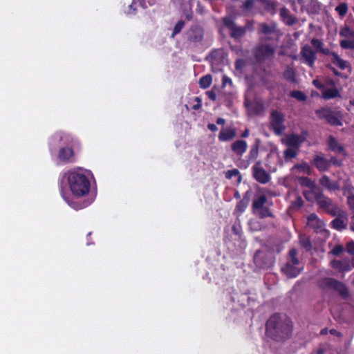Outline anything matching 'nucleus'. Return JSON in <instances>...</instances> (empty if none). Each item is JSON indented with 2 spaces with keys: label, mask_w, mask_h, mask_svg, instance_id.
<instances>
[{
  "label": "nucleus",
  "mask_w": 354,
  "mask_h": 354,
  "mask_svg": "<svg viewBox=\"0 0 354 354\" xmlns=\"http://www.w3.org/2000/svg\"><path fill=\"white\" fill-rule=\"evenodd\" d=\"M67 182L73 196L66 191L64 180L59 183V189L61 196L71 207L79 210L92 203L93 200H80V198L87 196L90 192L91 182L88 176L77 171H71L67 174Z\"/></svg>",
  "instance_id": "f257e3e1"
},
{
  "label": "nucleus",
  "mask_w": 354,
  "mask_h": 354,
  "mask_svg": "<svg viewBox=\"0 0 354 354\" xmlns=\"http://www.w3.org/2000/svg\"><path fill=\"white\" fill-rule=\"evenodd\" d=\"M293 323L290 318L280 313L272 315L266 323V335L277 342H284L292 335Z\"/></svg>",
  "instance_id": "f03ea898"
},
{
  "label": "nucleus",
  "mask_w": 354,
  "mask_h": 354,
  "mask_svg": "<svg viewBox=\"0 0 354 354\" xmlns=\"http://www.w3.org/2000/svg\"><path fill=\"white\" fill-rule=\"evenodd\" d=\"M53 139L65 145L61 147L58 151L57 159L59 161L63 164L75 162L76 158L73 147L78 144L77 140L72 135L63 131L57 132Z\"/></svg>",
  "instance_id": "7ed1b4c3"
},
{
  "label": "nucleus",
  "mask_w": 354,
  "mask_h": 354,
  "mask_svg": "<svg viewBox=\"0 0 354 354\" xmlns=\"http://www.w3.org/2000/svg\"><path fill=\"white\" fill-rule=\"evenodd\" d=\"M318 286L323 290L336 291L344 299H346L349 296V291L346 286L335 279L325 277L319 281Z\"/></svg>",
  "instance_id": "20e7f679"
},
{
  "label": "nucleus",
  "mask_w": 354,
  "mask_h": 354,
  "mask_svg": "<svg viewBox=\"0 0 354 354\" xmlns=\"http://www.w3.org/2000/svg\"><path fill=\"white\" fill-rule=\"evenodd\" d=\"M315 113L319 119L324 120L327 124L331 126L340 127L343 125L340 111H335L328 107H322L316 109Z\"/></svg>",
  "instance_id": "39448f33"
},
{
  "label": "nucleus",
  "mask_w": 354,
  "mask_h": 354,
  "mask_svg": "<svg viewBox=\"0 0 354 354\" xmlns=\"http://www.w3.org/2000/svg\"><path fill=\"white\" fill-rule=\"evenodd\" d=\"M315 201L319 208L330 216H337L340 214L341 210L338 206L322 192L315 194Z\"/></svg>",
  "instance_id": "423d86ee"
},
{
  "label": "nucleus",
  "mask_w": 354,
  "mask_h": 354,
  "mask_svg": "<svg viewBox=\"0 0 354 354\" xmlns=\"http://www.w3.org/2000/svg\"><path fill=\"white\" fill-rule=\"evenodd\" d=\"M284 121L285 115L283 113L277 110H274L270 113V129L276 135L280 136L284 131Z\"/></svg>",
  "instance_id": "0eeeda50"
},
{
  "label": "nucleus",
  "mask_w": 354,
  "mask_h": 354,
  "mask_svg": "<svg viewBox=\"0 0 354 354\" xmlns=\"http://www.w3.org/2000/svg\"><path fill=\"white\" fill-rule=\"evenodd\" d=\"M274 48L268 44H259L254 50V55L258 62L272 58L274 55Z\"/></svg>",
  "instance_id": "6e6552de"
},
{
  "label": "nucleus",
  "mask_w": 354,
  "mask_h": 354,
  "mask_svg": "<svg viewBox=\"0 0 354 354\" xmlns=\"http://www.w3.org/2000/svg\"><path fill=\"white\" fill-rule=\"evenodd\" d=\"M302 62L310 67H313L317 59L316 52L308 44L304 45L300 51Z\"/></svg>",
  "instance_id": "1a4fd4ad"
},
{
  "label": "nucleus",
  "mask_w": 354,
  "mask_h": 354,
  "mask_svg": "<svg viewBox=\"0 0 354 354\" xmlns=\"http://www.w3.org/2000/svg\"><path fill=\"white\" fill-rule=\"evenodd\" d=\"M206 60H207L212 66L213 72L221 71V50L214 49L212 50L209 54L207 56Z\"/></svg>",
  "instance_id": "9d476101"
},
{
  "label": "nucleus",
  "mask_w": 354,
  "mask_h": 354,
  "mask_svg": "<svg viewBox=\"0 0 354 354\" xmlns=\"http://www.w3.org/2000/svg\"><path fill=\"white\" fill-rule=\"evenodd\" d=\"M187 39L192 43H198L203 41L204 37V30L198 25H193L188 30Z\"/></svg>",
  "instance_id": "9b49d317"
},
{
  "label": "nucleus",
  "mask_w": 354,
  "mask_h": 354,
  "mask_svg": "<svg viewBox=\"0 0 354 354\" xmlns=\"http://www.w3.org/2000/svg\"><path fill=\"white\" fill-rule=\"evenodd\" d=\"M307 135V131H303L302 135L290 134L286 138V145L290 147L298 149L306 141Z\"/></svg>",
  "instance_id": "f8f14e48"
},
{
  "label": "nucleus",
  "mask_w": 354,
  "mask_h": 354,
  "mask_svg": "<svg viewBox=\"0 0 354 354\" xmlns=\"http://www.w3.org/2000/svg\"><path fill=\"white\" fill-rule=\"evenodd\" d=\"M253 176L259 183L266 184L270 180V174L257 164L252 167Z\"/></svg>",
  "instance_id": "ddd939ff"
},
{
  "label": "nucleus",
  "mask_w": 354,
  "mask_h": 354,
  "mask_svg": "<svg viewBox=\"0 0 354 354\" xmlns=\"http://www.w3.org/2000/svg\"><path fill=\"white\" fill-rule=\"evenodd\" d=\"M311 163L320 172L329 170V161L324 153L315 155Z\"/></svg>",
  "instance_id": "4468645a"
},
{
  "label": "nucleus",
  "mask_w": 354,
  "mask_h": 354,
  "mask_svg": "<svg viewBox=\"0 0 354 354\" xmlns=\"http://www.w3.org/2000/svg\"><path fill=\"white\" fill-rule=\"evenodd\" d=\"M330 266L339 272H346L352 270L351 260L349 258H345L342 260L334 259L330 263Z\"/></svg>",
  "instance_id": "2eb2a0df"
},
{
  "label": "nucleus",
  "mask_w": 354,
  "mask_h": 354,
  "mask_svg": "<svg viewBox=\"0 0 354 354\" xmlns=\"http://www.w3.org/2000/svg\"><path fill=\"white\" fill-rule=\"evenodd\" d=\"M327 146L330 151L342 154L344 157L347 156V152L342 145L339 144L333 136H329L327 140Z\"/></svg>",
  "instance_id": "dca6fc26"
},
{
  "label": "nucleus",
  "mask_w": 354,
  "mask_h": 354,
  "mask_svg": "<svg viewBox=\"0 0 354 354\" xmlns=\"http://www.w3.org/2000/svg\"><path fill=\"white\" fill-rule=\"evenodd\" d=\"M319 184L329 191H337L340 189L339 184L337 181L332 180L330 178L324 175L319 180Z\"/></svg>",
  "instance_id": "f3484780"
},
{
  "label": "nucleus",
  "mask_w": 354,
  "mask_h": 354,
  "mask_svg": "<svg viewBox=\"0 0 354 354\" xmlns=\"http://www.w3.org/2000/svg\"><path fill=\"white\" fill-rule=\"evenodd\" d=\"M279 15L283 22L289 26H293L297 21L295 17L290 14L289 10L286 7L279 10Z\"/></svg>",
  "instance_id": "a211bd4d"
},
{
  "label": "nucleus",
  "mask_w": 354,
  "mask_h": 354,
  "mask_svg": "<svg viewBox=\"0 0 354 354\" xmlns=\"http://www.w3.org/2000/svg\"><path fill=\"white\" fill-rule=\"evenodd\" d=\"M248 144L246 141L238 140L231 145L232 151L237 156H241L247 150Z\"/></svg>",
  "instance_id": "6ab92c4d"
},
{
  "label": "nucleus",
  "mask_w": 354,
  "mask_h": 354,
  "mask_svg": "<svg viewBox=\"0 0 354 354\" xmlns=\"http://www.w3.org/2000/svg\"><path fill=\"white\" fill-rule=\"evenodd\" d=\"M267 201H268V198H267L266 195H265V194H261L259 196L255 195L253 198L252 205V212L254 214H256L257 209L259 208H262L264 206V205L267 203Z\"/></svg>",
  "instance_id": "aec40b11"
},
{
  "label": "nucleus",
  "mask_w": 354,
  "mask_h": 354,
  "mask_svg": "<svg viewBox=\"0 0 354 354\" xmlns=\"http://www.w3.org/2000/svg\"><path fill=\"white\" fill-rule=\"evenodd\" d=\"M295 266V265L292 263H287L285 266L281 268V270L288 278H295L301 272L300 269Z\"/></svg>",
  "instance_id": "412c9836"
},
{
  "label": "nucleus",
  "mask_w": 354,
  "mask_h": 354,
  "mask_svg": "<svg viewBox=\"0 0 354 354\" xmlns=\"http://www.w3.org/2000/svg\"><path fill=\"white\" fill-rule=\"evenodd\" d=\"M331 62L333 65L339 68L340 70H346L347 68L351 69V64L348 62L342 59L337 53L334 55L331 59Z\"/></svg>",
  "instance_id": "4be33fe9"
},
{
  "label": "nucleus",
  "mask_w": 354,
  "mask_h": 354,
  "mask_svg": "<svg viewBox=\"0 0 354 354\" xmlns=\"http://www.w3.org/2000/svg\"><path fill=\"white\" fill-rule=\"evenodd\" d=\"M225 178L232 180V183L238 185L242 180L240 171L237 169L228 170L225 173Z\"/></svg>",
  "instance_id": "5701e85b"
},
{
  "label": "nucleus",
  "mask_w": 354,
  "mask_h": 354,
  "mask_svg": "<svg viewBox=\"0 0 354 354\" xmlns=\"http://www.w3.org/2000/svg\"><path fill=\"white\" fill-rule=\"evenodd\" d=\"M250 202V192H246L243 195V198L239 201L236 206V211L239 213H243L247 208Z\"/></svg>",
  "instance_id": "b1692460"
},
{
  "label": "nucleus",
  "mask_w": 354,
  "mask_h": 354,
  "mask_svg": "<svg viewBox=\"0 0 354 354\" xmlns=\"http://www.w3.org/2000/svg\"><path fill=\"white\" fill-rule=\"evenodd\" d=\"M308 225L314 229H319L322 227L323 223L318 218L317 215L315 213H312L307 217Z\"/></svg>",
  "instance_id": "393cba45"
},
{
  "label": "nucleus",
  "mask_w": 354,
  "mask_h": 354,
  "mask_svg": "<svg viewBox=\"0 0 354 354\" xmlns=\"http://www.w3.org/2000/svg\"><path fill=\"white\" fill-rule=\"evenodd\" d=\"M275 30V24L272 23L270 24H268L266 23H262L259 24V29L258 30V33L268 35L274 33Z\"/></svg>",
  "instance_id": "a878e982"
},
{
  "label": "nucleus",
  "mask_w": 354,
  "mask_h": 354,
  "mask_svg": "<svg viewBox=\"0 0 354 354\" xmlns=\"http://www.w3.org/2000/svg\"><path fill=\"white\" fill-rule=\"evenodd\" d=\"M283 77L288 82L297 83L295 70L292 67H290V66H288L285 71H283Z\"/></svg>",
  "instance_id": "bb28decb"
},
{
  "label": "nucleus",
  "mask_w": 354,
  "mask_h": 354,
  "mask_svg": "<svg viewBox=\"0 0 354 354\" xmlns=\"http://www.w3.org/2000/svg\"><path fill=\"white\" fill-rule=\"evenodd\" d=\"M247 106L250 109V111L255 115H261L264 111V105L261 102H254L250 103V105L247 104Z\"/></svg>",
  "instance_id": "cd10ccee"
},
{
  "label": "nucleus",
  "mask_w": 354,
  "mask_h": 354,
  "mask_svg": "<svg viewBox=\"0 0 354 354\" xmlns=\"http://www.w3.org/2000/svg\"><path fill=\"white\" fill-rule=\"evenodd\" d=\"M292 10L295 13H303L304 12V0H289Z\"/></svg>",
  "instance_id": "c85d7f7f"
},
{
  "label": "nucleus",
  "mask_w": 354,
  "mask_h": 354,
  "mask_svg": "<svg viewBox=\"0 0 354 354\" xmlns=\"http://www.w3.org/2000/svg\"><path fill=\"white\" fill-rule=\"evenodd\" d=\"M340 97V93L337 88H328L322 93V97L325 100H330Z\"/></svg>",
  "instance_id": "c756f323"
},
{
  "label": "nucleus",
  "mask_w": 354,
  "mask_h": 354,
  "mask_svg": "<svg viewBox=\"0 0 354 354\" xmlns=\"http://www.w3.org/2000/svg\"><path fill=\"white\" fill-rule=\"evenodd\" d=\"M230 36L231 37L236 39L240 37H242L245 34V28L241 27V26H237L235 25L231 30H230Z\"/></svg>",
  "instance_id": "7c9ffc66"
},
{
  "label": "nucleus",
  "mask_w": 354,
  "mask_h": 354,
  "mask_svg": "<svg viewBox=\"0 0 354 354\" xmlns=\"http://www.w3.org/2000/svg\"><path fill=\"white\" fill-rule=\"evenodd\" d=\"M339 35L348 39H354V30L350 26L344 25L340 28Z\"/></svg>",
  "instance_id": "2f4dec72"
},
{
  "label": "nucleus",
  "mask_w": 354,
  "mask_h": 354,
  "mask_svg": "<svg viewBox=\"0 0 354 354\" xmlns=\"http://www.w3.org/2000/svg\"><path fill=\"white\" fill-rule=\"evenodd\" d=\"M331 227L335 230L342 231L346 228V225L342 218L337 217L332 221Z\"/></svg>",
  "instance_id": "473e14b6"
},
{
  "label": "nucleus",
  "mask_w": 354,
  "mask_h": 354,
  "mask_svg": "<svg viewBox=\"0 0 354 354\" xmlns=\"http://www.w3.org/2000/svg\"><path fill=\"white\" fill-rule=\"evenodd\" d=\"M299 182L301 186L310 188V189H315L316 188L315 182L308 177H300L299 178Z\"/></svg>",
  "instance_id": "72a5a7b5"
},
{
  "label": "nucleus",
  "mask_w": 354,
  "mask_h": 354,
  "mask_svg": "<svg viewBox=\"0 0 354 354\" xmlns=\"http://www.w3.org/2000/svg\"><path fill=\"white\" fill-rule=\"evenodd\" d=\"M211 75H206L200 78L198 84L201 88L205 89L208 88L212 84Z\"/></svg>",
  "instance_id": "f704fd0d"
},
{
  "label": "nucleus",
  "mask_w": 354,
  "mask_h": 354,
  "mask_svg": "<svg viewBox=\"0 0 354 354\" xmlns=\"http://www.w3.org/2000/svg\"><path fill=\"white\" fill-rule=\"evenodd\" d=\"M236 136V131L233 128L223 129V140H230Z\"/></svg>",
  "instance_id": "c9c22d12"
},
{
  "label": "nucleus",
  "mask_w": 354,
  "mask_h": 354,
  "mask_svg": "<svg viewBox=\"0 0 354 354\" xmlns=\"http://www.w3.org/2000/svg\"><path fill=\"white\" fill-rule=\"evenodd\" d=\"M258 215L260 218H265L267 217H274V214L271 212V210L267 207L263 206L262 208H259L257 209Z\"/></svg>",
  "instance_id": "e433bc0d"
},
{
  "label": "nucleus",
  "mask_w": 354,
  "mask_h": 354,
  "mask_svg": "<svg viewBox=\"0 0 354 354\" xmlns=\"http://www.w3.org/2000/svg\"><path fill=\"white\" fill-rule=\"evenodd\" d=\"M335 10L338 13L339 17L342 18L345 17L348 12V4L345 2L340 3L338 6H336Z\"/></svg>",
  "instance_id": "4c0bfd02"
},
{
  "label": "nucleus",
  "mask_w": 354,
  "mask_h": 354,
  "mask_svg": "<svg viewBox=\"0 0 354 354\" xmlns=\"http://www.w3.org/2000/svg\"><path fill=\"white\" fill-rule=\"evenodd\" d=\"M339 46L342 49L354 50V39L340 40Z\"/></svg>",
  "instance_id": "58836bf2"
},
{
  "label": "nucleus",
  "mask_w": 354,
  "mask_h": 354,
  "mask_svg": "<svg viewBox=\"0 0 354 354\" xmlns=\"http://www.w3.org/2000/svg\"><path fill=\"white\" fill-rule=\"evenodd\" d=\"M304 202L301 196L297 195L295 201H292L290 208L293 209H299L304 206Z\"/></svg>",
  "instance_id": "ea45409f"
},
{
  "label": "nucleus",
  "mask_w": 354,
  "mask_h": 354,
  "mask_svg": "<svg viewBox=\"0 0 354 354\" xmlns=\"http://www.w3.org/2000/svg\"><path fill=\"white\" fill-rule=\"evenodd\" d=\"M297 156V149L288 147L283 152V156L286 160L292 159Z\"/></svg>",
  "instance_id": "a19ab883"
},
{
  "label": "nucleus",
  "mask_w": 354,
  "mask_h": 354,
  "mask_svg": "<svg viewBox=\"0 0 354 354\" xmlns=\"http://www.w3.org/2000/svg\"><path fill=\"white\" fill-rule=\"evenodd\" d=\"M290 96L299 101H305L307 98L306 95L304 92L297 90L290 91Z\"/></svg>",
  "instance_id": "79ce46f5"
},
{
  "label": "nucleus",
  "mask_w": 354,
  "mask_h": 354,
  "mask_svg": "<svg viewBox=\"0 0 354 354\" xmlns=\"http://www.w3.org/2000/svg\"><path fill=\"white\" fill-rule=\"evenodd\" d=\"M289 257L290 258V261L293 265H298L299 263V260L297 257V250L295 248H292L288 252Z\"/></svg>",
  "instance_id": "37998d69"
},
{
  "label": "nucleus",
  "mask_w": 354,
  "mask_h": 354,
  "mask_svg": "<svg viewBox=\"0 0 354 354\" xmlns=\"http://www.w3.org/2000/svg\"><path fill=\"white\" fill-rule=\"evenodd\" d=\"M259 154V148L258 145L252 146L249 154H248V160H254L258 157Z\"/></svg>",
  "instance_id": "c03bdc74"
},
{
  "label": "nucleus",
  "mask_w": 354,
  "mask_h": 354,
  "mask_svg": "<svg viewBox=\"0 0 354 354\" xmlns=\"http://www.w3.org/2000/svg\"><path fill=\"white\" fill-rule=\"evenodd\" d=\"M319 192H316L315 189H310L304 191L303 194L308 201H312L313 198L315 199V194Z\"/></svg>",
  "instance_id": "a18cd8bd"
},
{
  "label": "nucleus",
  "mask_w": 354,
  "mask_h": 354,
  "mask_svg": "<svg viewBox=\"0 0 354 354\" xmlns=\"http://www.w3.org/2000/svg\"><path fill=\"white\" fill-rule=\"evenodd\" d=\"M223 25H224L230 30L236 24L232 18L223 17Z\"/></svg>",
  "instance_id": "49530a36"
},
{
  "label": "nucleus",
  "mask_w": 354,
  "mask_h": 354,
  "mask_svg": "<svg viewBox=\"0 0 354 354\" xmlns=\"http://www.w3.org/2000/svg\"><path fill=\"white\" fill-rule=\"evenodd\" d=\"M300 243L302 248H304L307 252L312 250L311 241L308 238L303 239L300 241Z\"/></svg>",
  "instance_id": "de8ad7c7"
},
{
  "label": "nucleus",
  "mask_w": 354,
  "mask_h": 354,
  "mask_svg": "<svg viewBox=\"0 0 354 354\" xmlns=\"http://www.w3.org/2000/svg\"><path fill=\"white\" fill-rule=\"evenodd\" d=\"M347 203L352 211L354 216V194L351 192H349L348 195L346 197Z\"/></svg>",
  "instance_id": "09e8293b"
},
{
  "label": "nucleus",
  "mask_w": 354,
  "mask_h": 354,
  "mask_svg": "<svg viewBox=\"0 0 354 354\" xmlns=\"http://www.w3.org/2000/svg\"><path fill=\"white\" fill-rule=\"evenodd\" d=\"M310 43L313 46L319 51H320L324 46V43L319 39L313 38L311 39Z\"/></svg>",
  "instance_id": "8fccbe9b"
},
{
  "label": "nucleus",
  "mask_w": 354,
  "mask_h": 354,
  "mask_svg": "<svg viewBox=\"0 0 354 354\" xmlns=\"http://www.w3.org/2000/svg\"><path fill=\"white\" fill-rule=\"evenodd\" d=\"M184 26H185V23L183 21H182V20L178 21L176 24V25L174 28L172 35H174L178 34L181 31V30L183 28Z\"/></svg>",
  "instance_id": "3c124183"
},
{
  "label": "nucleus",
  "mask_w": 354,
  "mask_h": 354,
  "mask_svg": "<svg viewBox=\"0 0 354 354\" xmlns=\"http://www.w3.org/2000/svg\"><path fill=\"white\" fill-rule=\"evenodd\" d=\"M329 168L330 167V165H333L335 167H340L342 165L343 160H339L335 156H332L329 160Z\"/></svg>",
  "instance_id": "603ef678"
},
{
  "label": "nucleus",
  "mask_w": 354,
  "mask_h": 354,
  "mask_svg": "<svg viewBox=\"0 0 354 354\" xmlns=\"http://www.w3.org/2000/svg\"><path fill=\"white\" fill-rule=\"evenodd\" d=\"M344 251V248L342 245H336L330 251V253L334 256H339Z\"/></svg>",
  "instance_id": "864d4df0"
},
{
  "label": "nucleus",
  "mask_w": 354,
  "mask_h": 354,
  "mask_svg": "<svg viewBox=\"0 0 354 354\" xmlns=\"http://www.w3.org/2000/svg\"><path fill=\"white\" fill-rule=\"evenodd\" d=\"M346 251L348 254L354 257V241H350L346 243Z\"/></svg>",
  "instance_id": "5fc2aeb1"
},
{
  "label": "nucleus",
  "mask_w": 354,
  "mask_h": 354,
  "mask_svg": "<svg viewBox=\"0 0 354 354\" xmlns=\"http://www.w3.org/2000/svg\"><path fill=\"white\" fill-rule=\"evenodd\" d=\"M254 5V0H246L242 5V8L244 10H251Z\"/></svg>",
  "instance_id": "6e6d98bb"
},
{
  "label": "nucleus",
  "mask_w": 354,
  "mask_h": 354,
  "mask_svg": "<svg viewBox=\"0 0 354 354\" xmlns=\"http://www.w3.org/2000/svg\"><path fill=\"white\" fill-rule=\"evenodd\" d=\"M295 167L297 169H301L306 171L308 174H309V171L310 170V166L306 162H304L301 164H297L295 165Z\"/></svg>",
  "instance_id": "4d7b16f0"
},
{
  "label": "nucleus",
  "mask_w": 354,
  "mask_h": 354,
  "mask_svg": "<svg viewBox=\"0 0 354 354\" xmlns=\"http://www.w3.org/2000/svg\"><path fill=\"white\" fill-rule=\"evenodd\" d=\"M206 94L207 97L212 101L216 100V93L215 92L214 88H213L212 90L208 91L206 92Z\"/></svg>",
  "instance_id": "13d9d810"
},
{
  "label": "nucleus",
  "mask_w": 354,
  "mask_h": 354,
  "mask_svg": "<svg viewBox=\"0 0 354 354\" xmlns=\"http://www.w3.org/2000/svg\"><path fill=\"white\" fill-rule=\"evenodd\" d=\"M245 66V61L242 59H236L235 62V67L236 69H241Z\"/></svg>",
  "instance_id": "bf43d9fd"
},
{
  "label": "nucleus",
  "mask_w": 354,
  "mask_h": 354,
  "mask_svg": "<svg viewBox=\"0 0 354 354\" xmlns=\"http://www.w3.org/2000/svg\"><path fill=\"white\" fill-rule=\"evenodd\" d=\"M194 101L196 102L195 104L192 106V109L198 110L202 106V100L200 97H196Z\"/></svg>",
  "instance_id": "052dcab7"
},
{
  "label": "nucleus",
  "mask_w": 354,
  "mask_h": 354,
  "mask_svg": "<svg viewBox=\"0 0 354 354\" xmlns=\"http://www.w3.org/2000/svg\"><path fill=\"white\" fill-rule=\"evenodd\" d=\"M319 52L325 55H330L332 57L337 53L335 51H331L329 48H322Z\"/></svg>",
  "instance_id": "680f3d73"
},
{
  "label": "nucleus",
  "mask_w": 354,
  "mask_h": 354,
  "mask_svg": "<svg viewBox=\"0 0 354 354\" xmlns=\"http://www.w3.org/2000/svg\"><path fill=\"white\" fill-rule=\"evenodd\" d=\"M313 84L319 90L324 88V85L317 79L313 80Z\"/></svg>",
  "instance_id": "e2e57ef3"
},
{
  "label": "nucleus",
  "mask_w": 354,
  "mask_h": 354,
  "mask_svg": "<svg viewBox=\"0 0 354 354\" xmlns=\"http://www.w3.org/2000/svg\"><path fill=\"white\" fill-rule=\"evenodd\" d=\"M327 68H330L335 76L343 77L342 73L339 72L335 68L332 67L330 64L327 65Z\"/></svg>",
  "instance_id": "0e129e2a"
},
{
  "label": "nucleus",
  "mask_w": 354,
  "mask_h": 354,
  "mask_svg": "<svg viewBox=\"0 0 354 354\" xmlns=\"http://www.w3.org/2000/svg\"><path fill=\"white\" fill-rule=\"evenodd\" d=\"M232 80L228 77L224 75L223 76V87L225 86L227 84H232Z\"/></svg>",
  "instance_id": "69168bd1"
},
{
  "label": "nucleus",
  "mask_w": 354,
  "mask_h": 354,
  "mask_svg": "<svg viewBox=\"0 0 354 354\" xmlns=\"http://www.w3.org/2000/svg\"><path fill=\"white\" fill-rule=\"evenodd\" d=\"M243 28H245V32L248 30H252L253 29V21H247L245 26Z\"/></svg>",
  "instance_id": "338daca9"
},
{
  "label": "nucleus",
  "mask_w": 354,
  "mask_h": 354,
  "mask_svg": "<svg viewBox=\"0 0 354 354\" xmlns=\"http://www.w3.org/2000/svg\"><path fill=\"white\" fill-rule=\"evenodd\" d=\"M207 128H208L210 131H215L218 130V128H217L216 125V124H209L207 125Z\"/></svg>",
  "instance_id": "774afa93"
}]
</instances>
